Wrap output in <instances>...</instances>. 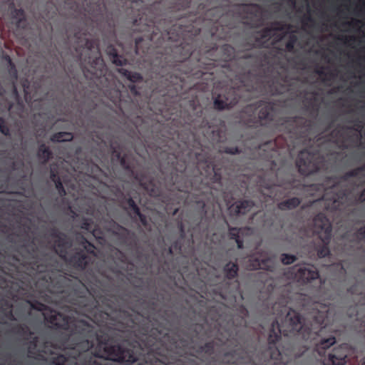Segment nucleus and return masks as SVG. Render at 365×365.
I'll return each mask as SVG.
<instances>
[{"instance_id": "f257e3e1", "label": "nucleus", "mask_w": 365, "mask_h": 365, "mask_svg": "<svg viewBox=\"0 0 365 365\" xmlns=\"http://www.w3.org/2000/svg\"><path fill=\"white\" fill-rule=\"evenodd\" d=\"M36 249L26 252L31 257V268L40 270V277L34 284L41 290L61 294V299L98 326L113 331L115 336L96 334L95 356L125 365L145 361V365H166L167 356L178 347L175 336L158 327L150 328L148 319L123 310L116 297L109 294L112 278L105 272L87 270L84 282L70 277L61 269L57 257L48 252L34 256Z\"/></svg>"}, {"instance_id": "f03ea898", "label": "nucleus", "mask_w": 365, "mask_h": 365, "mask_svg": "<svg viewBox=\"0 0 365 365\" xmlns=\"http://www.w3.org/2000/svg\"><path fill=\"white\" fill-rule=\"evenodd\" d=\"M35 282H16L11 285L12 297L21 299L28 304L29 309L42 312L45 320L56 329L69 333L68 350L51 360L53 365H107L95 356L96 331L94 327L76 317V310L61 299V294L41 290Z\"/></svg>"}, {"instance_id": "7ed1b4c3", "label": "nucleus", "mask_w": 365, "mask_h": 365, "mask_svg": "<svg viewBox=\"0 0 365 365\" xmlns=\"http://www.w3.org/2000/svg\"><path fill=\"white\" fill-rule=\"evenodd\" d=\"M312 307V311L304 319L299 312L286 304L281 305L280 302H276L273 305V312L277 318L272 323L268 336L269 346L264 351V355L269 357V363L273 362L274 365L286 364L294 356L291 350L287 349L286 353L276 346L282 334L309 342L315 346V351L320 356L336 343L333 334L325 336V334L331 330L336 319L333 307L320 303H314Z\"/></svg>"}, {"instance_id": "20e7f679", "label": "nucleus", "mask_w": 365, "mask_h": 365, "mask_svg": "<svg viewBox=\"0 0 365 365\" xmlns=\"http://www.w3.org/2000/svg\"><path fill=\"white\" fill-rule=\"evenodd\" d=\"M128 8V19L133 24L134 32L143 33V36L135 41V52L137 55H146L151 46H158L161 41L168 38L178 41L187 29L182 24V18L175 23L167 24L153 10L158 8L162 1H153L150 7H144L145 1H123Z\"/></svg>"}, {"instance_id": "39448f33", "label": "nucleus", "mask_w": 365, "mask_h": 365, "mask_svg": "<svg viewBox=\"0 0 365 365\" xmlns=\"http://www.w3.org/2000/svg\"><path fill=\"white\" fill-rule=\"evenodd\" d=\"M78 45L75 50L77 61L86 78L95 81L101 78L106 80L107 67L101 56L98 41L89 39L84 34L83 38L76 34Z\"/></svg>"}, {"instance_id": "423d86ee", "label": "nucleus", "mask_w": 365, "mask_h": 365, "mask_svg": "<svg viewBox=\"0 0 365 365\" xmlns=\"http://www.w3.org/2000/svg\"><path fill=\"white\" fill-rule=\"evenodd\" d=\"M110 149L113 158L119 161L123 169L138 180L140 187H142L150 197L158 198L162 197L160 186L155 182L154 178H150L149 179H146L145 175L135 173L133 165L128 160L126 154L122 155L120 148L113 144L110 145Z\"/></svg>"}, {"instance_id": "0eeeda50", "label": "nucleus", "mask_w": 365, "mask_h": 365, "mask_svg": "<svg viewBox=\"0 0 365 365\" xmlns=\"http://www.w3.org/2000/svg\"><path fill=\"white\" fill-rule=\"evenodd\" d=\"M296 165L299 173L305 176L327 170L325 158L319 151L312 153L307 149H304L299 153Z\"/></svg>"}, {"instance_id": "6e6552de", "label": "nucleus", "mask_w": 365, "mask_h": 365, "mask_svg": "<svg viewBox=\"0 0 365 365\" xmlns=\"http://www.w3.org/2000/svg\"><path fill=\"white\" fill-rule=\"evenodd\" d=\"M306 190L311 195L322 193L324 192L321 201L323 202L327 211L334 212L341 210L344 203L347 197L346 190H340L338 192L332 193L329 196V192L324 187L323 183H315L306 186Z\"/></svg>"}, {"instance_id": "1a4fd4ad", "label": "nucleus", "mask_w": 365, "mask_h": 365, "mask_svg": "<svg viewBox=\"0 0 365 365\" xmlns=\"http://www.w3.org/2000/svg\"><path fill=\"white\" fill-rule=\"evenodd\" d=\"M289 278L305 285L315 286L319 288L322 285V279L316 267L312 264L294 265L289 267L286 272Z\"/></svg>"}, {"instance_id": "9d476101", "label": "nucleus", "mask_w": 365, "mask_h": 365, "mask_svg": "<svg viewBox=\"0 0 365 365\" xmlns=\"http://www.w3.org/2000/svg\"><path fill=\"white\" fill-rule=\"evenodd\" d=\"M313 223L322 242V245L317 248V255L319 258L328 257L331 254L329 247L332 232L331 222L325 214L320 212L315 215Z\"/></svg>"}, {"instance_id": "9b49d317", "label": "nucleus", "mask_w": 365, "mask_h": 365, "mask_svg": "<svg viewBox=\"0 0 365 365\" xmlns=\"http://www.w3.org/2000/svg\"><path fill=\"white\" fill-rule=\"evenodd\" d=\"M183 81L184 79L181 76L168 73L165 76L161 77L160 85L157 86L154 91L164 98H172V101L174 102L182 91Z\"/></svg>"}, {"instance_id": "f8f14e48", "label": "nucleus", "mask_w": 365, "mask_h": 365, "mask_svg": "<svg viewBox=\"0 0 365 365\" xmlns=\"http://www.w3.org/2000/svg\"><path fill=\"white\" fill-rule=\"evenodd\" d=\"M242 13V20L244 24L252 28H259L264 24L267 11L256 4H244L240 7Z\"/></svg>"}, {"instance_id": "ddd939ff", "label": "nucleus", "mask_w": 365, "mask_h": 365, "mask_svg": "<svg viewBox=\"0 0 365 365\" xmlns=\"http://www.w3.org/2000/svg\"><path fill=\"white\" fill-rule=\"evenodd\" d=\"M108 225V232L117 237L122 245L132 250H136L139 248L138 239L135 232L130 231L113 220L109 222Z\"/></svg>"}, {"instance_id": "4468645a", "label": "nucleus", "mask_w": 365, "mask_h": 365, "mask_svg": "<svg viewBox=\"0 0 365 365\" xmlns=\"http://www.w3.org/2000/svg\"><path fill=\"white\" fill-rule=\"evenodd\" d=\"M24 345L27 348V356L31 359H43V354L50 351L52 343L37 336L31 335Z\"/></svg>"}, {"instance_id": "2eb2a0df", "label": "nucleus", "mask_w": 365, "mask_h": 365, "mask_svg": "<svg viewBox=\"0 0 365 365\" xmlns=\"http://www.w3.org/2000/svg\"><path fill=\"white\" fill-rule=\"evenodd\" d=\"M61 259L78 271L86 270L93 260L92 257L85 253L80 247H75L73 253L71 255H68V250H66V257Z\"/></svg>"}, {"instance_id": "dca6fc26", "label": "nucleus", "mask_w": 365, "mask_h": 365, "mask_svg": "<svg viewBox=\"0 0 365 365\" xmlns=\"http://www.w3.org/2000/svg\"><path fill=\"white\" fill-rule=\"evenodd\" d=\"M49 235L55 239L53 250L60 258L66 257V250L72 247V241L66 234L59 231L56 227L49 229Z\"/></svg>"}, {"instance_id": "f3484780", "label": "nucleus", "mask_w": 365, "mask_h": 365, "mask_svg": "<svg viewBox=\"0 0 365 365\" xmlns=\"http://www.w3.org/2000/svg\"><path fill=\"white\" fill-rule=\"evenodd\" d=\"M351 352L350 346L348 344H342L335 347L328 356L324 359L323 364L324 365H344Z\"/></svg>"}, {"instance_id": "a211bd4d", "label": "nucleus", "mask_w": 365, "mask_h": 365, "mask_svg": "<svg viewBox=\"0 0 365 365\" xmlns=\"http://www.w3.org/2000/svg\"><path fill=\"white\" fill-rule=\"evenodd\" d=\"M240 96L235 88L229 89L224 94H219L214 98V108L223 110L233 108L239 102Z\"/></svg>"}, {"instance_id": "6ab92c4d", "label": "nucleus", "mask_w": 365, "mask_h": 365, "mask_svg": "<svg viewBox=\"0 0 365 365\" xmlns=\"http://www.w3.org/2000/svg\"><path fill=\"white\" fill-rule=\"evenodd\" d=\"M269 257L267 253L264 252H256L250 255L245 260V268L248 270H257L262 269L264 270H270L269 265Z\"/></svg>"}, {"instance_id": "aec40b11", "label": "nucleus", "mask_w": 365, "mask_h": 365, "mask_svg": "<svg viewBox=\"0 0 365 365\" xmlns=\"http://www.w3.org/2000/svg\"><path fill=\"white\" fill-rule=\"evenodd\" d=\"M28 311L24 310L21 314H19L16 312L15 314L13 313V305L11 302L5 299H0V324H6L7 321L16 320L15 315L17 317H21L24 315Z\"/></svg>"}, {"instance_id": "412c9836", "label": "nucleus", "mask_w": 365, "mask_h": 365, "mask_svg": "<svg viewBox=\"0 0 365 365\" xmlns=\"http://www.w3.org/2000/svg\"><path fill=\"white\" fill-rule=\"evenodd\" d=\"M88 10L85 9L84 16H88L93 20L101 21L104 20L106 1H86Z\"/></svg>"}, {"instance_id": "4be33fe9", "label": "nucleus", "mask_w": 365, "mask_h": 365, "mask_svg": "<svg viewBox=\"0 0 365 365\" xmlns=\"http://www.w3.org/2000/svg\"><path fill=\"white\" fill-rule=\"evenodd\" d=\"M9 8L11 11V18L15 21V24L17 29H26V19L25 12L22 9L15 8L14 1H11Z\"/></svg>"}, {"instance_id": "5701e85b", "label": "nucleus", "mask_w": 365, "mask_h": 365, "mask_svg": "<svg viewBox=\"0 0 365 365\" xmlns=\"http://www.w3.org/2000/svg\"><path fill=\"white\" fill-rule=\"evenodd\" d=\"M196 159L198 162L199 167H201L203 165L208 170H211L214 173V178L216 181H220L221 180L222 177L219 170L207 155H202L200 153L197 154Z\"/></svg>"}, {"instance_id": "b1692460", "label": "nucleus", "mask_w": 365, "mask_h": 365, "mask_svg": "<svg viewBox=\"0 0 365 365\" xmlns=\"http://www.w3.org/2000/svg\"><path fill=\"white\" fill-rule=\"evenodd\" d=\"M255 206L251 200H243L235 202L230 207V210L236 215H246Z\"/></svg>"}, {"instance_id": "393cba45", "label": "nucleus", "mask_w": 365, "mask_h": 365, "mask_svg": "<svg viewBox=\"0 0 365 365\" xmlns=\"http://www.w3.org/2000/svg\"><path fill=\"white\" fill-rule=\"evenodd\" d=\"M10 332L24 341L29 340V337L34 335V332L25 324H14L11 327Z\"/></svg>"}, {"instance_id": "a878e982", "label": "nucleus", "mask_w": 365, "mask_h": 365, "mask_svg": "<svg viewBox=\"0 0 365 365\" xmlns=\"http://www.w3.org/2000/svg\"><path fill=\"white\" fill-rule=\"evenodd\" d=\"M50 179L54 182L56 189L61 197H64L66 195V190L63 185V182L58 173V168L57 165H53L51 167L50 170Z\"/></svg>"}, {"instance_id": "bb28decb", "label": "nucleus", "mask_w": 365, "mask_h": 365, "mask_svg": "<svg viewBox=\"0 0 365 365\" xmlns=\"http://www.w3.org/2000/svg\"><path fill=\"white\" fill-rule=\"evenodd\" d=\"M173 52L175 53H180V56L177 57V61L182 63H185V60L190 58L193 53V48L190 44H185L180 43L178 46L174 48Z\"/></svg>"}, {"instance_id": "cd10ccee", "label": "nucleus", "mask_w": 365, "mask_h": 365, "mask_svg": "<svg viewBox=\"0 0 365 365\" xmlns=\"http://www.w3.org/2000/svg\"><path fill=\"white\" fill-rule=\"evenodd\" d=\"M106 51L112 63L115 66H122L127 64L128 60L123 56L118 54L113 45L108 46Z\"/></svg>"}, {"instance_id": "c85d7f7f", "label": "nucleus", "mask_w": 365, "mask_h": 365, "mask_svg": "<svg viewBox=\"0 0 365 365\" xmlns=\"http://www.w3.org/2000/svg\"><path fill=\"white\" fill-rule=\"evenodd\" d=\"M222 272L225 279L232 280L236 279L239 272V266L237 262L232 261L228 262L224 265Z\"/></svg>"}, {"instance_id": "c756f323", "label": "nucleus", "mask_w": 365, "mask_h": 365, "mask_svg": "<svg viewBox=\"0 0 365 365\" xmlns=\"http://www.w3.org/2000/svg\"><path fill=\"white\" fill-rule=\"evenodd\" d=\"M244 354H239L238 353V350L237 349H233V350H231V351H226L223 354V356L225 359L226 358H234L235 356H238V359L243 364H250L252 365H257L252 358L247 355L246 351H245L244 350H242Z\"/></svg>"}, {"instance_id": "7c9ffc66", "label": "nucleus", "mask_w": 365, "mask_h": 365, "mask_svg": "<svg viewBox=\"0 0 365 365\" xmlns=\"http://www.w3.org/2000/svg\"><path fill=\"white\" fill-rule=\"evenodd\" d=\"M273 111L274 108L270 104H267L259 109L258 118L261 121V124H263L262 122L270 123L274 120Z\"/></svg>"}, {"instance_id": "2f4dec72", "label": "nucleus", "mask_w": 365, "mask_h": 365, "mask_svg": "<svg viewBox=\"0 0 365 365\" xmlns=\"http://www.w3.org/2000/svg\"><path fill=\"white\" fill-rule=\"evenodd\" d=\"M300 198L294 197L285 200H282L277 204V207L282 211L290 210L297 208L301 204Z\"/></svg>"}, {"instance_id": "473e14b6", "label": "nucleus", "mask_w": 365, "mask_h": 365, "mask_svg": "<svg viewBox=\"0 0 365 365\" xmlns=\"http://www.w3.org/2000/svg\"><path fill=\"white\" fill-rule=\"evenodd\" d=\"M36 155L42 164H46L53 158V153L46 144L41 143L38 148Z\"/></svg>"}, {"instance_id": "72a5a7b5", "label": "nucleus", "mask_w": 365, "mask_h": 365, "mask_svg": "<svg viewBox=\"0 0 365 365\" xmlns=\"http://www.w3.org/2000/svg\"><path fill=\"white\" fill-rule=\"evenodd\" d=\"M205 205L202 203V211L203 216H202L201 222L197 225L196 228L201 231V234L203 235H207L210 232V223L211 219L206 216L207 211L205 210Z\"/></svg>"}, {"instance_id": "f704fd0d", "label": "nucleus", "mask_w": 365, "mask_h": 365, "mask_svg": "<svg viewBox=\"0 0 365 365\" xmlns=\"http://www.w3.org/2000/svg\"><path fill=\"white\" fill-rule=\"evenodd\" d=\"M117 71L133 83L143 81V76L138 72H132L123 68H118Z\"/></svg>"}, {"instance_id": "c9c22d12", "label": "nucleus", "mask_w": 365, "mask_h": 365, "mask_svg": "<svg viewBox=\"0 0 365 365\" xmlns=\"http://www.w3.org/2000/svg\"><path fill=\"white\" fill-rule=\"evenodd\" d=\"M73 139V133L66 131L56 133L50 137V140L53 143L70 142Z\"/></svg>"}, {"instance_id": "e433bc0d", "label": "nucleus", "mask_w": 365, "mask_h": 365, "mask_svg": "<svg viewBox=\"0 0 365 365\" xmlns=\"http://www.w3.org/2000/svg\"><path fill=\"white\" fill-rule=\"evenodd\" d=\"M256 110L257 106L255 105L250 104L245 106L242 110V113L248 114L250 116L246 123V124L249 126H253L254 124L257 122L255 117Z\"/></svg>"}, {"instance_id": "4c0bfd02", "label": "nucleus", "mask_w": 365, "mask_h": 365, "mask_svg": "<svg viewBox=\"0 0 365 365\" xmlns=\"http://www.w3.org/2000/svg\"><path fill=\"white\" fill-rule=\"evenodd\" d=\"M284 29V25L279 21H274L271 24L270 26L265 27L262 30L261 36L262 38L269 37L272 31H279Z\"/></svg>"}, {"instance_id": "58836bf2", "label": "nucleus", "mask_w": 365, "mask_h": 365, "mask_svg": "<svg viewBox=\"0 0 365 365\" xmlns=\"http://www.w3.org/2000/svg\"><path fill=\"white\" fill-rule=\"evenodd\" d=\"M285 123L292 124V125H299L302 128H304L307 125L308 122L303 117L294 116V117L287 118V119L285 120Z\"/></svg>"}, {"instance_id": "ea45409f", "label": "nucleus", "mask_w": 365, "mask_h": 365, "mask_svg": "<svg viewBox=\"0 0 365 365\" xmlns=\"http://www.w3.org/2000/svg\"><path fill=\"white\" fill-rule=\"evenodd\" d=\"M215 351V344L214 341H208L206 342L204 345L200 346L198 349L197 350V352L198 354H201L204 352L205 354L210 356L214 354Z\"/></svg>"}, {"instance_id": "a19ab883", "label": "nucleus", "mask_w": 365, "mask_h": 365, "mask_svg": "<svg viewBox=\"0 0 365 365\" xmlns=\"http://www.w3.org/2000/svg\"><path fill=\"white\" fill-rule=\"evenodd\" d=\"M124 202L126 205V207H125V210H127L128 212H132L133 214L136 212L138 213L140 208L131 197H125Z\"/></svg>"}, {"instance_id": "79ce46f5", "label": "nucleus", "mask_w": 365, "mask_h": 365, "mask_svg": "<svg viewBox=\"0 0 365 365\" xmlns=\"http://www.w3.org/2000/svg\"><path fill=\"white\" fill-rule=\"evenodd\" d=\"M298 41V38L294 34H291L289 36L288 41L285 44V48L287 52L294 53V46Z\"/></svg>"}, {"instance_id": "37998d69", "label": "nucleus", "mask_w": 365, "mask_h": 365, "mask_svg": "<svg viewBox=\"0 0 365 365\" xmlns=\"http://www.w3.org/2000/svg\"><path fill=\"white\" fill-rule=\"evenodd\" d=\"M221 50L227 59L231 60L235 57V48L231 45L225 44L222 46Z\"/></svg>"}, {"instance_id": "c03bdc74", "label": "nucleus", "mask_w": 365, "mask_h": 365, "mask_svg": "<svg viewBox=\"0 0 365 365\" xmlns=\"http://www.w3.org/2000/svg\"><path fill=\"white\" fill-rule=\"evenodd\" d=\"M81 248L84 250L85 253H86L88 255L92 257L93 259V257H96V247L93 243H91L88 240L87 241V243L85 244L83 246V247H81Z\"/></svg>"}, {"instance_id": "a18cd8bd", "label": "nucleus", "mask_w": 365, "mask_h": 365, "mask_svg": "<svg viewBox=\"0 0 365 365\" xmlns=\"http://www.w3.org/2000/svg\"><path fill=\"white\" fill-rule=\"evenodd\" d=\"M0 132L2 135L6 137L11 135L10 126L6 119L3 117H0Z\"/></svg>"}, {"instance_id": "49530a36", "label": "nucleus", "mask_w": 365, "mask_h": 365, "mask_svg": "<svg viewBox=\"0 0 365 365\" xmlns=\"http://www.w3.org/2000/svg\"><path fill=\"white\" fill-rule=\"evenodd\" d=\"M220 152L230 155H237L242 153V150L237 146H224L220 149Z\"/></svg>"}, {"instance_id": "de8ad7c7", "label": "nucleus", "mask_w": 365, "mask_h": 365, "mask_svg": "<svg viewBox=\"0 0 365 365\" xmlns=\"http://www.w3.org/2000/svg\"><path fill=\"white\" fill-rule=\"evenodd\" d=\"M173 185H176V188L179 191L184 192H189L190 190L192 187V184L190 182H187V181H185L183 185L182 184V185H178L177 178L173 182Z\"/></svg>"}, {"instance_id": "09e8293b", "label": "nucleus", "mask_w": 365, "mask_h": 365, "mask_svg": "<svg viewBox=\"0 0 365 365\" xmlns=\"http://www.w3.org/2000/svg\"><path fill=\"white\" fill-rule=\"evenodd\" d=\"M5 59L8 61L9 64V74L11 75V76L14 79V80H16L17 79V77H18V73H17V70L16 68V66L14 65V63L12 62L11 58L8 55H6L5 56Z\"/></svg>"}, {"instance_id": "8fccbe9b", "label": "nucleus", "mask_w": 365, "mask_h": 365, "mask_svg": "<svg viewBox=\"0 0 365 365\" xmlns=\"http://www.w3.org/2000/svg\"><path fill=\"white\" fill-rule=\"evenodd\" d=\"M297 259V257L290 254H282L281 261L284 264L289 265L293 264Z\"/></svg>"}, {"instance_id": "3c124183", "label": "nucleus", "mask_w": 365, "mask_h": 365, "mask_svg": "<svg viewBox=\"0 0 365 365\" xmlns=\"http://www.w3.org/2000/svg\"><path fill=\"white\" fill-rule=\"evenodd\" d=\"M227 293L231 297H235L237 294L240 293V282L238 279H235L233 283V287L228 289Z\"/></svg>"}, {"instance_id": "603ef678", "label": "nucleus", "mask_w": 365, "mask_h": 365, "mask_svg": "<svg viewBox=\"0 0 365 365\" xmlns=\"http://www.w3.org/2000/svg\"><path fill=\"white\" fill-rule=\"evenodd\" d=\"M361 174V171H360V169L358 168H354L350 171H348L347 173H346L343 176H342V179L344 180H348L349 178H356V177H358Z\"/></svg>"}, {"instance_id": "864d4df0", "label": "nucleus", "mask_w": 365, "mask_h": 365, "mask_svg": "<svg viewBox=\"0 0 365 365\" xmlns=\"http://www.w3.org/2000/svg\"><path fill=\"white\" fill-rule=\"evenodd\" d=\"M240 228L232 227H228V235L231 240H235L238 239L239 237H240Z\"/></svg>"}, {"instance_id": "5fc2aeb1", "label": "nucleus", "mask_w": 365, "mask_h": 365, "mask_svg": "<svg viewBox=\"0 0 365 365\" xmlns=\"http://www.w3.org/2000/svg\"><path fill=\"white\" fill-rule=\"evenodd\" d=\"M217 11V9H211L206 11L205 18L208 19L211 21H217L219 17V15L215 16V13Z\"/></svg>"}, {"instance_id": "6e6d98bb", "label": "nucleus", "mask_w": 365, "mask_h": 365, "mask_svg": "<svg viewBox=\"0 0 365 365\" xmlns=\"http://www.w3.org/2000/svg\"><path fill=\"white\" fill-rule=\"evenodd\" d=\"M134 215L135 217H138L139 218L140 223L144 227L148 228V227H150L147 217L145 215L142 214L140 212V210L138 211V213H135Z\"/></svg>"}, {"instance_id": "4d7b16f0", "label": "nucleus", "mask_w": 365, "mask_h": 365, "mask_svg": "<svg viewBox=\"0 0 365 365\" xmlns=\"http://www.w3.org/2000/svg\"><path fill=\"white\" fill-rule=\"evenodd\" d=\"M93 220L90 218H83L81 227L83 230L90 231L92 229Z\"/></svg>"}, {"instance_id": "13d9d810", "label": "nucleus", "mask_w": 365, "mask_h": 365, "mask_svg": "<svg viewBox=\"0 0 365 365\" xmlns=\"http://www.w3.org/2000/svg\"><path fill=\"white\" fill-rule=\"evenodd\" d=\"M113 95L110 96V101L114 103L121 101V93L118 89H113L111 93Z\"/></svg>"}, {"instance_id": "bf43d9fd", "label": "nucleus", "mask_w": 365, "mask_h": 365, "mask_svg": "<svg viewBox=\"0 0 365 365\" xmlns=\"http://www.w3.org/2000/svg\"><path fill=\"white\" fill-rule=\"evenodd\" d=\"M24 162L21 160L19 161H14L11 163V169L14 171L22 170L24 168Z\"/></svg>"}, {"instance_id": "052dcab7", "label": "nucleus", "mask_w": 365, "mask_h": 365, "mask_svg": "<svg viewBox=\"0 0 365 365\" xmlns=\"http://www.w3.org/2000/svg\"><path fill=\"white\" fill-rule=\"evenodd\" d=\"M182 240L179 238L178 240L174 241L171 245V247L175 250L176 252H180L182 250Z\"/></svg>"}, {"instance_id": "680f3d73", "label": "nucleus", "mask_w": 365, "mask_h": 365, "mask_svg": "<svg viewBox=\"0 0 365 365\" xmlns=\"http://www.w3.org/2000/svg\"><path fill=\"white\" fill-rule=\"evenodd\" d=\"M76 241L81 247H83V246L87 243L88 240L83 235H78L76 237Z\"/></svg>"}, {"instance_id": "e2e57ef3", "label": "nucleus", "mask_w": 365, "mask_h": 365, "mask_svg": "<svg viewBox=\"0 0 365 365\" xmlns=\"http://www.w3.org/2000/svg\"><path fill=\"white\" fill-rule=\"evenodd\" d=\"M91 173L93 175V177L96 178L98 173H102V170L97 164H93L91 168Z\"/></svg>"}, {"instance_id": "0e129e2a", "label": "nucleus", "mask_w": 365, "mask_h": 365, "mask_svg": "<svg viewBox=\"0 0 365 365\" xmlns=\"http://www.w3.org/2000/svg\"><path fill=\"white\" fill-rule=\"evenodd\" d=\"M128 88H129V90H130V93L133 96H140V92L138 91V87L135 85H134V84L129 85Z\"/></svg>"}, {"instance_id": "69168bd1", "label": "nucleus", "mask_w": 365, "mask_h": 365, "mask_svg": "<svg viewBox=\"0 0 365 365\" xmlns=\"http://www.w3.org/2000/svg\"><path fill=\"white\" fill-rule=\"evenodd\" d=\"M178 229L180 232V238L184 239L185 236V226L182 222L178 223Z\"/></svg>"}, {"instance_id": "338daca9", "label": "nucleus", "mask_w": 365, "mask_h": 365, "mask_svg": "<svg viewBox=\"0 0 365 365\" xmlns=\"http://www.w3.org/2000/svg\"><path fill=\"white\" fill-rule=\"evenodd\" d=\"M315 98H310L309 99V105L307 106V110H313L316 112L318 111V106H315L313 103H312V101H314Z\"/></svg>"}, {"instance_id": "774afa93", "label": "nucleus", "mask_w": 365, "mask_h": 365, "mask_svg": "<svg viewBox=\"0 0 365 365\" xmlns=\"http://www.w3.org/2000/svg\"><path fill=\"white\" fill-rule=\"evenodd\" d=\"M356 234L361 239H365V226L359 228Z\"/></svg>"}]
</instances>
